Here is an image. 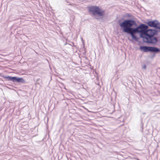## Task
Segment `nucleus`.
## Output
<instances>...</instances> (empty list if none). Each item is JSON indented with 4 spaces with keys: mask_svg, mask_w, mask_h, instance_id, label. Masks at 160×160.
<instances>
[{
    "mask_svg": "<svg viewBox=\"0 0 160 160\" xmlns=\"http://www.w3.org/2000/svg\"><path fill=\"white\" fill-rule=\"evenodd\" d=\"M147 24L150 27H154L160 30V23L157 20L149 21L147 22Z\"/></svg>",
    "mask_w": 160,
    "mask_h": 160,
    "instance_id": "nucleus-5",
    "label": "nucleus"
},
{
    "mask_svg": "<svg viewBox=\"0 0 160 160\" xmlns=\"http://www.w3.org/2000/svg\"><path fill=\"white\" fill-rule=\"evenodd\" d=\"M4 78L8 81H12L13 82H17L19 83H23L25 80L22 78H18L16 77L6 76Z\"/></svg>",
    "mask_w": 160,
    "mask_h": 160,
    "instance_id": "nucleus-4",
    "label": "nucleus"
},
{
    "mask_svg": "<svg viewBox=\"0 0 160 160\" xmlns=\"http://www.w3.org/2000/svg\"><path fill=\"white\" fill-rule=\"evenodd\" d=\"M96 18L97 19V20H98L99 19V18Z\"/></svg>",
    "mask_w": 160,
    "mask_h": 160,
    "instance_id": "nucleus-9",
    "label": "nucleus"
},
{
    "mask_svg": "<svg viewBox=\"0 0 160 160\" xmlns=\"http://www.w3.org/2000/svg\"><path fill=\"white\" fill-rule=\"evenodd\" d=\"M158 31L156 30H147L143 38L144 42L149 43H155L158 41L157 38L154 36L157 34Z\"/></svg>",
    "mask_w": 160,
    "mask_h": 160,
    "instance_id": "nucleus-2",
    "label": "nucleus"
},
{
    "mask_svg": "<svg viewBox=\"0 0 160 160\" xmlns=\"http://www.w3.org/2000/svg\"><path fill=\"white\" fill-rule=\"evenodd\" d=\"M158 52H160V49L156 47H154V53H157Z\"/></svg>",
    "mask_w": 160,
    "mask_h": 160,
    "instance_id": "nucleus-7",
    "label": "nucleus"
},
{
    "mask_svg": "<svg viewBox=\"0 0 160 160\" xmlns=\"http://www.w3.org/2000/svg\"><path fill=\"white\" fill-rule=\"evenodd\" d=\"M89 12H92L93 15L97 14L99 16H103L105 15V10L101 9L98 7L92 6L88 7Z\"/></svg>",
    "mask_w": 160,
    "mask_h": 160,
    "instance_id": "nucleus-3",
    "label": "nucleus"
},
{
    "mask_svg": "<svg viewBox=\"0 0 160 160\" xmlns=\"http://www.w3.org/2000/svg\"><path fill=\"white\" fill-rule=\"evenodd\" d=\"M123 32L130 34L133 39L137 41L138 38L134 34L140 33V36L143 38L148 28V26L144 24H141L138 26L136 22L134 20L127 19L119 24Z\"/></svg>",
    "mask_w": 160,
    "mask_h": 160,
    "instance_id": "nucleus-1",
    "label": "nucleus"
},
{
    "mask_svg": "<svg viewBox=\"0 0 160 160\" xmlns=\"http://www.w3.org/2000/svg\"><path fill=\"white\" fill-rule=\"evenodd\" d=\"M143 114H145V113H143Z\"/></svg>",
    "mask_w": 160,
    "mask_h": 160,
    "instance_id": "nucleus-10",
    "label": "nucleus"
},
{
    "mask_svg": "<svg viewBox=\"0 0 160 160\" xmlns=\"http://www.w3.org/2000/svg\"><path fill=\"white\" fill-rule=\"evenodd\" d=\"M140 49L145 52H150L154 53V47L142 46L140 47Z\"/></svg>",
    "mask_w": 160,
    "mask_h": 160,
    "instance_id": "nucleus-6",
    "label": "nucleus"
},
{
    "mask_svg": "<svg viewBox=\"0 0 160 160\" xmlns=\"http://www.w3.org/2000/svg\"><path fill=\"white\" fill-rule=\"evenodd\" d=\"M146 65H144L143 66V67H142V68L144 69H146Z\"/></svg>",
    "mask_w": 160,
    "mask_h": 160,
    "instance_id": "nucleus-8",
    "label": "nucleus"
}]
</instances>
